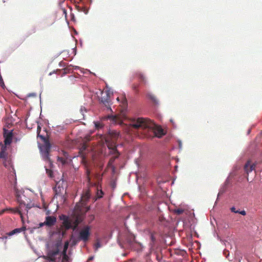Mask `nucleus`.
I'll return each instance as SVG.
<instances>
[{
	"label": "nucleus",
	"instance_id": "nucleus-16",
	"mask_svg": "<svg viewBox=\"0 0 262 262\" xmlns=\"http://www.w3.org/2000/svg\"><path fill=\"white\" fill-rule=\"evenodd\" d=\"M23 208H19V205H18L17 207H16L15 208H12L11 210L14 213H17L20 214L21 216H22V211H23Z\"/></svg>",
	"mask_w": 262,
	"mask_h": 262
},
{
	"label": "nucleus",
	"instance_id": "nucleus-5",
	"mask_svg": "<svg viewBox=\"0 0 262 262\" xmlns=\"http://www.w3.org/2000/svg\"><path fill=\"white\" fill-rule=\"evenodd\" d=\"M0 159L2 160L5 167L10 165V156L8 152L7 145L0 143Z\"/></svg>",
	"mask_w": 262,
	"mask_h": 262
},
{
	"label": "nucleus",
	"instance_id": "nucleus-18",
	"mask_svg": "<svg viewBox=\"0 0 262 262\" xmlns=\"http://www.w3.org/2000/svg\"><path fill=\"white\" fill-rule=\"evenodd\" d=\"M62 228H62V227H61L58 230V232L60 235H61V236L62 237H64V236H65L66 234V231L67 230H66L65 229H63Z\"/></svg>",
	"mask_w": 262,
	"mask_h": 262
},
{
	"label": "nucleus",
	"instance_id": "nucleus-11",
	"mask_svg": "<svg viewBox=\"0 0 262 262\" xmlns=\"http://www.w3.org/2000/svg\"><path fill=\"white\" fill-rule=\"evenodd\" d=\"M57 221L56 217L54 216H48L45 218V225L52 226L55 225Z\"/></svg>",
	"mask_w": 262,
	"mask_h": 262
},
{
	"label": "nucleus",
	"instance_id": "nucleus-8",
	"mask_svg": "<svg viewBox=\"0 0 262 262\" xmlns=\"http://www.w3.org/2000/svg\"><path fill=\"white\" fill-rule=\"evenodd\" d=\"M13 134L12 131H8L4 129V145H8L12 143Z\"/></svg>",
	"mask_w": 262,
	"mask_h": 262
},
{
	"label": "nucleus",
	"instance_id": "nucleus-14",
	"mask_svg": "<svg viewBox=\"0 0 262 262\" xmlns=\"http://www.w3.org/2000/svg\"><path fill=\"white\" fill-rule=\"evenodd\" d=\"M64 152V157H58V158H57V161L58 162L61 163V164L62 165H65L66 163H67V153L66 152Z\"/></svg>",
	"mask_w": 262,
	"mask_h": 262
},
{
	"label": "nucleus",
	"instance_id": "nucleus-30",
	"mask_svg": "<svg viewBox=\"0 0 262 262\" xmlns=\"http://www.w3.org/2000/svg\"><path fill=\"white\" fill-rule=\"evenodd\" d=\"M231 211L232 212L236 213V209L235 207H233L230 208Z\"/></svg>",
	"mask_w": 262,
	"mask_h": 262
},
{
	"label": "nucleus",
	"instance_id": "nucleus-1",
	"mask_svg": "<svg viewBox=\"0 0 262 262\" xmlns=\"http://www.w3.org/2000/svg\"><path fill=\"white\" fill-rule=\"evenodd\" d=\"M130 125L135 128H141L151 130L155 136L161 138L164 135V131L161 127L155 125L151 120L146 118H138L134 120Z\"/></svg>",
	"mask_w": 262,
	"mask_h": 262
},
{
	"label": "nucleus",
	"instance_id": "nucleus-33",
	"mask_svg": "<svg viewBox=\"0 0 262 262\" xmlns=\"http://www.w3.org/2000/svg\"><path fill=\"white\" fill-rule=\"evenodd\" d=\"M132 88L133 89L134 91H137V86H136V85H133Z\"/></svg>",
	"mask_w": 262,
	"mask_h": 262
},
{
	"label": "nucleus",
	"instance_id": "nucleus-6",
	"mask_svg": "<svg viewBox=\"0 0 262 262\" xmlns=\"http://www.w3.org/2000/svg\"><path fill=\"white\" fill-rule=\"evenodd\" d=\"M90 228L89 226H86L81 230L79 233V238L82 240L83 242L88 241L89 237L90 235Z\"/></svg>",
	"mask_w": 262,
	"mask_h": 262
},
{
	"label": "nucleus",
	"instance_id": "nucleus-25",
	"mask_svg": "<svg viewBox=\"0 0 262 262\" xmlns=\"http://www.w3.org/2000/svg\"><path fill=\"white\" fill-rule=\"evenodd\" d=\"M0 86L2 88H5V83L4 82L3 79L2 78V76L0 74Z\"/></svg>",
	"mask_w": 262,
	"mask_h": 262
},
{
	"label": "nucleus",
	"instance_id": "nucleus-12",
	"mask_svg": "<svg viewBox=\"0 0 262 262\" xmlns=\"http://www.w3.org/2000/svg\"><path fill=\"white\" fill-rule=\"evenodd\" d=\"M255 165L252 164L250 161H248L244 166V169L247 173V175L249 174L251 171L255 169Z\"/></svg>",
	"mask_w": 262,
	"mask_h": 262
},
{
	"label": "nucleus",
	"instance_id": "nucleus-28",
	"mask_svg": "<svg viewBox=\"0 0 262 262\" xmlns=\"http://www.w3.org/2000/svg\"><path fill=\"white\" fill-rule=\"evenodd\" d=\"M80 223V221L78 217H77L74 222V224L75 225H77V226H78V225Z\"/></svg>",
	"mask_w": 262,
	"mask_h": 262
},
{
	"label": "nucleus",
	"instance_id": "nucleus-22",
	"mask_svg": "<svg viewBox=\"0 0 262 262\" xmlns=\"http://www.w3.org/2000/svg\"><path fill=\"white\" fill-rule=\"evenodd\" d=\"M68 247H69V242L67 241L64 243L63 250L62 252L66 253Z\"/></svg>",
	"mask_w": 262,
	"mask_h": 262
},
{
	"label": "nucleus",
	"instance_id": "nucleus-27",
	"mask_svg": "<svg viewBox=\"0 0 262 262\" xmlns=\"http://www.w3.org/2000/svg\"><path fill=\"white\" fill-rule=\"evenodd\" d=\"M138 76L139 78L141 79V81H142L143 82H145V79L144 75L141 73L139 74Z\"/></svg>",
	"mask_w": 262,
	"mask_h": 262
},
{
	"label": "nucleus",
	"instance_id": "nucleus-19",
	"mask_svg": "<svg viewBox=\"0 0 262 262\" xmlns=\"http://www.w3.org/2000/svg\"><path fill=\"white\" fill-rule=\"evenodd\" d=\"M147 97L150 98V99L151 101H152L153 102H154L155 103L157 102V100H156V97H155L154 95H152V94L148 93L147 94Z\"/></svg>",
	"mask_w": 262,
	"mask_h": 262
},
{
	"label": "nucleus",
	"instance_id": "nucleus-15",
	"mask_svg": "<svg viewBox=\"0 0 262 262\" xmlns=\"http://www.w3.org/2000/svg\"><path fill=\"white\" fill-rule=\"evenodd\" d=\"M101 101L105 106H110V99L108 95H106L105 97H102Z\"/></svg>",
	"mask_w": 262,
	"mask_h": 262
},
{
	"label": "nucleus",
	"instance_id": "nucleus-35",
	"mask_svg": "<svg viewBox=\"0 0 262 262\" xmlns=\"http://www.w3.org/2000/svg\"><path fill=\"white\" fill-rule=\"evenodd\" d=\"M151 240H152V242H155V237H154V235H153V234H151Z\"/></svg>",
	"mask_w": 262,
	"mask_h": 262
},
{
	"label": "nucleus",
	"instance_id": "nucleus-24",
	"mask_svg": "<svg viewBox=\"0 0 262 262\" xmlns=\"http://www.w3.org/2000/svg\"><path fill=\"white\" fill-rule=\"evenodd\" d=\"M184 212V210L181 208L176 209L174 212L178 214H181Z\"/></svg>",
	"mask_w": 262,
	"mask_h": 262
},
{
	"label": "nucleus",
	"instance_id": "nucleus-37",
	"mask_svg": "<svg viewBox=\"0 0 262 262\" xmlns=\"http://www.w3.org/2000/svg\"><path fill=\"white\" fill-rule=\"evenodd\" d=\"M96 247L97 248H98L100 247V245H99V243H97V245H96Z\"/></svg>",
	"mask_w": 262,
	"mask_h": 262
},
{
	"label": "nucleus",
	"instance_id": "nucleus-39",
	"mask_svg": "<svg viewBox=\"0 0 262 262\" xmlns=\"http://www.w3.org/2000/svg\"><path fill=\"white\" fill-rule=\"evenodd\" d=\"M239 212H240V211H238V210H236V213H239Z\"/></svg>",
	"mask_w": 262,
	"mask_h": 262
},
{
	"label": "nucleus",
	"instance_id": "nucleus-13",
	"mask_svg": "<svg viewBox=\"0 0 262 262\" xmlns=\"http://www.w3.org/2000/svg\"><path fill=\"white\" fill-rule=\"evenodd\" d=\"M54 191L56 195H61L63 194L64 191V188L62 184L58 182L56 183V186L54 188Z\"/></svg>",
	"mask_w": 262,
	"mask_h": 262
},
{
	"label": "nucleus",
	"instance_id": "nucleus-4",
	"mask_svg": "<svg viewBox=\"0 0 262 262\" xmlns=\"http://www.w3.org/2000/svg\"><path fill=\"white\" fill-rule=\"evenodd\" d=\"M90 192L89 190H86L83 192L81 197V200L79 203L76 204L75 206V210L77 211L85 212L87 211L88 208L85 207V205L87 201L90 198Z\"/></svg>",
	"mask_w": 262,
	"mask_h": 262
},
{
	"label": "nucleus",
	"instance_id": "nucleus-17",
	"mask_svg": "<svg viewBox=\"0 0 262 262\" xmlns=\"http://www.w3.org/2000/svg\"><path fill=\"white\" fill-rule=\"evenodd\" d=\"M21 230H22V229L21 228H17V229L12 230L9 233H7V234L8 235L10 236V235H13L14 234L19 233V232H20Z\"/></svg>",
	"mask_w": 262,
	"mask_h": 262
},
{
	"label": "nucleus",
	"instance_id": "nucleus-23",
	"mask_svg": "<svg viewBox=\"0 0 262 262\" xmlns=\"http://www.w3.org/2000/svg\"><path fill=\"white\" fill-rule=\"evenodd\" d=\"M46 173L49 176V177H53V171L49 169H46Z\"/></svg>",
	"mask_w": 262,
	"mask_h": 262
},
{
	"label": "nucleus",
	"instance_id": "nucleus-40",
	"mask_svg": "<svg viewBox=\"0 0 262 262\" xmlns=\"http://www.w3.org/2000/svg\"><path fill=\"white\" fill-rule=\"evenodd\" d=\"M124 102H125V103H126V99H125V98L124 99Z\"/></svg>",
	"mask_w": 262,
	"mask_h": 262
},
{
	"label": "nucleus",
	"instance_id": "nucleus-32",
	"mask_svg": "<svg viewBox=\"0 0 262 262\" xmlns=\"http://www.w3.org/2000/svg\"><path fill=\"white\" fill-rule=\"evenodd\" d=\"M239 213L241 214L242 215H246V212L243 210V211L239 212Z\"/></svg>",
	"mask_w": 262,
	"mask_h": 262
},
{
	"label": "nucleus",
	"instance_id": "nucleus-2",
	"mask_svg": "<svg viewBox=\"0 0 262 262\" xmlns=\"http://www.w3.org/2000/svg\"><path fill=\"white\" fill-rule=\"evenodd\" d=\"M119 133L117 132L112 130L110 132V134L107 136L105 138V143L107 147L110 149V154H114L115 156L110 158L108 163V166L112 168L114 170L115 167L113 164L115 161L120 156V153L118 152L117 148L116 141L119 136Z\"/></svg>",
	"mask_w": 262,
	"mask_h": 262
},
{
	"label": "nucleus",
	"instance_id": "nucleus-3",
	"mask_svg": "<svg viewBox=\"0 0 262 262\" xmlns=\"http://www.w3.org/2000/svg\"><path fill=\"white\" fill-rule=\"evenodd\" d=\"M14 191L15 198L19 205V208L23 209L25 208V210L28 212V209H31L34 206L33 204L31 203V200L24 194L23 191L19 190L18 188L16 187H14Z\"/></svg>",
	"mask_w": 262,
	"mask_h": 262
},
{
	"label": "nucleus",
	"instance_id": "nucleus-36",
	"mask_svg": "<svg viewBox=\"0 0 262 262\" xmlns=\"http://www.w3.org/2000/svg\"><path fill=\"white\" fill-rule=\"evenodd\" d=\"M40 129H41L39 126H38V134H39V132H40Z\"/></svg>",
	"mask_w": 262,
	"mask_h": 262
},
{
	"label": "nucleus",
	"instance_id": "nucleus-21",
	"mask_svg": "<svg viewBox=\"0 0 262 262\" xmlns=\"http://www.w3.org/2000/svg\"><path fill=\"white\" fill-rule=\"evenodd\" d=\"M103 192L102 190H98L97 192V196L98 199H101L103 197Z\"/></svg>",
	"mask_w": 262,
	"mask_h": 262
},
{
	"label": "nucleus",
	"instance_id": "nucleus-7",
	"mask_svg": "<svg viewBox=\"0 0 262 262\" xmlns=\"http://www.w3.org/2000/svg\"><path fill=\"white\" fill-rule=\"evenodd\" d=\"M45 144L43 146V150H44V159L45 160L49 161L50 160V152L51 147V145L48 140L45 139L44 138Z\"/></svg>",
	"mask_w": 262,
	"mask_h": 262
},
{
	"label": "nucleus",
	"instance_id": "nucleus-20",
	"mask_svg": "<svg viewBox=\"0 0 262 262\" xmlns=\"http://www.w3.org/2000/svg\"><path fill=\"white\" fill-rule=\"evenodd\" d=\"M94 124L95 127L98 129H99V128H102L103 127V123L100 122H94Z\"/></svg>",
	"mask_w": 262,
	"mask_h": 262
},
{
	"label": "nucleus",
	"instance_id": "nucleus-9",
	"mask_svg": "<svg viewBox=\"0 0 262 262\" xmlns=\"http://www.w3.org/2000/svg\"><path fill=\"white\" fill-rule=\"evenodd\" d=\"M63 220L62 227H64L66 230L71 229L72 227V222L68 216L63 215L62 217H60Z\"/></svg>",
	"mask_w": 262,
	"mask_h": 262
},
{
	"label": "nucleus",
	"instance_id": "nucleus-38",
	"mask_svg": "<svg viewBox=\"0 0 262 262\" xmlns=\"http://www.w3.org/2000/svg\"><path fill=\"white\" fill-rule=\"evenodd\" d=\"M63 11L64 14H66V10L64 9V8L63 9Z\"/></svg>",
	"mask_w": 262,
	"mask_h": 262
},
{
	"label": "nucleus",
	"instance_id": "nucleus-34",
	"mask_svg": "<svg viewBox=\"0 0 262 262\" xmlns=\"http://www.w3.org/2000/svg\"><path fill=\"white\" fill-rule=\"evenodd\" d=\"M44 225H46L45 222H42V223H40L39 224V227H42Z\"/></svg>",
	"mask_w": 262,
	"mask_h": 262
},
{
	"label": "nucleus",
	"instance_id": "nucleus-31",
	"mask_svg": "<svg viewBox=\"0 0 262 262\" xmlns=\"http://www.w3.org/2000/svg\"><path fill=\"white\" fill-rule=\"evenodd\" d=\"M77 225H75L73 223V225H72V227L71 228V229H72L73 230H76V228H77Z\"/></svg>",
	"mask_w": 262,
	"mask_h": 262
},
{
	"label": "nucleus",
	"instance_id": "nucleus-29",
	"mask_svg": "<svg viewBox=\"0 0 262 262\" xmlns=\"http://www.w3.org/2000/svg\"><path fill=\"white\" fill-rule=\"evenodd\" d=\"M86 173L87 174V177H88V179L90 180L89 175L90 174V170L89 169H86Z\"/></svg>",
	"mask_w": 262,
	"mask_h": 262
},
{
	"label": "nucleus",
	"instance_id": "nucleus-10",
	"mask_svg": "<svg viewBox=\"0 0 262 262\" xmlns=\"http://www.w3.org/2000/svg\"><path fill=\"white\" fill-rule=\"evenodd\" d=\"M59 252V250L58 249V246H57L55 249L49 251L48 256L49 260L51 261H55L56 259L55 256L58 255Z\"/></svg>",
	"mask_w": 262,
	"mask_h": 262
},
{
	"label": "nucleus",
	"instance_id": "nucleus-26",
	"mask_svg": "<svg viewBox=\"0 0 262 262\" xmlns=\"http://www.w3.org/2000/svg\"><path fill=\"white\" fill-rule=\"evenodd\" d=\"M62 259H63V260H68L69 256H68V255H67V252L66 253L62 252Z\"/></svg>",
	"mask_w": 262,
	"mask_h": 262
}]
</instances>
